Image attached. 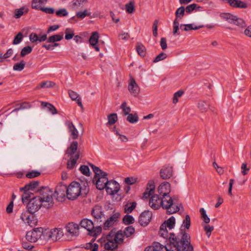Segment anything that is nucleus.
I'll return each instance as SVG.
<instances>
[{"instance_id": "f257e3e1", "label": "nucleus", "mask_w": 251, "mask_h": 251, "mask_svg": "<svg viewBox=\"0 0 251 251\" xmlns=\"http://www.w3.org/2000/svg\"><path fill=\"white\" fill-rule=\"evenodd\" d=\"M171 191V184L164 181L157 187L156 192L152 195L149 201L150 206L153 209H159L161 206L166 210L169 214H172L178 211L181 204L175 197H171L169 195Z\"/></svg>"}, {"instance_id": "f03ea898", "label": "nucleus", "mask_w": 251, "mask_h": 251, "mask_svg": "<svg viewBox=\"0 0 251 251\" xmlns=\"http://www.w3.org/2000/svg\"><path fill=\"white\" fill-rule=\"evenodd\" d=\"M39 193V196L31 199L27 203V210L30 214L34 213L42 206L50 208L54 205L53 191L49 187H43Z\"/></svg>"}, {"instance_id": "7ed1b4c3", "label": "nucleus", "mask_w": 251, "mask_h": 251, "mask_svg": "<svg viewBox=\"0 0 251 251\" xmlns=\"http://www.w3.org/2000/svg\"><path fill=\"white\" fill-rule=\"evenodd\" d=\"M84 188L81 184L77 182H72L68 187L67 191V197L68 199L74 200L80 195H85L89 191L88 187L85 184L83 185Z\"/></svg>"}, {"instance_id": "20e7f679", "label": "nucleus", "mask_w": 251, "mask_h": 251, "mask_svg": "<svg viewBox=\"0 0 251 251\" xmlns=\"http://www.w3.org/2000/svg\"><path fill=\"white\" fill-rule=\"evenodd\" d=\"M178 237L176 236L175 233H170L169 238H168L169 243L166 246H163L158 242H155L152 246L155 251H178L176 249L179 244L178 240H177Z\"/></svg>"}, {"instance_id": "39448f33", "label": "nucleus", "mask_w": 251, "mask_h": 251, "mask_svg": "<svg viewBox=\"0 0 251 251\" xmlns=\"http://www.w3.org/2000/svg\"><path fill=\"white\" fill-rule=\"evenodd\" d=\"M77 142L73 141L66 151V154L70 156V159L67 163V168L69 169L74 168L79 157V151H77Z\"/></svg>"}, {"instance_id": "423d86ee", "label": "nucleus", "mask_w": 251, "mask_h": 251, "mask_svg": "<svg viewBox=\"0 0 251 251\" xmlns=\"http://www.w3.org/2000/svg\"><path fill=\"white\" fill-rule=\"evenodd\" d=\"M63 236L64 232L61 228L43 229V240L46 241L55 242Z\"/></svg>"}, {"instance_id": "0eeeda50", "label": "nucleus", "mask_w": 251, "mask_h": 251, "mask_svg": "<svg viewBox=\"0 0 251 251\" xmlns=\"http://www.w3.org/2000/svg\"><path fill=\"white\" fill-rule=\"evenodd\" d=\"M80 226L86 229L89 234L93 236H97L99 235L102 230L101 225L94 226L93 222L87 219L82 220L80 223Z\"/></svg>"}, {"instance_id": "6e6552de", "label": "nucleus", "mask_w": 251, "mask_h": 251, "mask_svg": "<svg viewBox=\"0 0 251 251\" xmlns=\"http://www.w3.org/2000/svg\"><path fill=\"white\" fill-rule=\"evenodd\" d=\"M175 224L176 219L174 216H171L161 225L159 231V234L164 238H169L170 233H168L167 228L169 230H171L175 227Z\"/></svg>"}, {"instance_id": "1a4fd4ad", "label": "nucleus", "mask_w": 251, "mask_h": 251, "mask_svg": "<svg viewBox=\"0 0 251 251\" xmlns=\"http://www.w3.org/2000/svg\"><path fill=\"white\" fill-rule=\"evenodd\" d=\"M191 225V219L189 215H186L185 219L183 221L182 225H181L180 231L179 233L176 234V236H178V239L177 240H178L179 244L183 243V242H186V240L184 239V236L187 235L189 237V242H190V237L189 235L185 231H184L185 229H188L190 226Z\"/></svg>"}, {"instance_id": "9d476101", "label": "nucleus", "mask_w": 251, "mask_h": 251, "mask_svg": "<svg viewBox=\"0 0 251 251\" xmlns=\"http://www.w3.org/2000/svg\"><path fill=\"white\" fill-rule=\"evenodd\" d=\"M39 239L43 240V228L42 227L28 231L25 235V240L30 243H35Z\"/></svg>"}, {"instance_id": "9b49d317", "label": "nucleus", "mask_w": 251, "mask_h": 251, "mask_svg": "<svg viewBox=\"0 0 251 251\" xmlns=\"http://www.w3.org/2000/svg\"><path fill=\"white\" fill-rule=\"evenodd\" d=\"M67 188L66 185L61 183L58 185L55 192H53L54 200L56 199L59 201H62L67 196Z\"/></svg>"}, {"instance_id": "f8f14e48", "label": "nucleus", "mask_w": 251, "mask_h": 251, "mask_svg": "<svg viewBox=\"0 0 251 251\" xmlns=\"http://www.w3.org/2000/svg\"><path fill=\"white\" fill-rule=\"evenodd\" d=\"M66 234L72 236H77L79 234V227L78 224L70 222L68 223L65 227Z\"/></svg>"}, {"instance_id": "ddd939ff", "label": "nucleus", "mask_w": 251, "mask_h": 251, "mask_svg": "<svg viewBox=\"0 0 251 251\" xmlns=\"http://www.w3.org/2000/svg\"><path fill=\"white\" fill-rule=\"evenodd\" d=\"M92 215L98 223L103 222L105 221V216L100 206L96 205L93 208Z\"/></svg>"}, {"instance_id": "4468645a", "label": "nucleus", "mask_w": 251, "mask_h": 251, "mask_svg": "<svg viewBox=\"0 0 251 251\" xmlns=\"http://www.w3.org/2000/svg\"><path fill=\"white\" fill-rule=\"evenodd\" d=\"M107 193L109 195H114L120 190V186L118 183L113 180L108 181L105 187Z\"/></svg>"}, {"instance_id": "2eb2a0df", "label": "nucleus", "mask_w": 251, "mask_h": 251, "mask_svg": "<svg viewBox=\"0 0 251 251\" xmlns=\"http://www.w3.org/2000/svg\"><path fill=\"white\" fill-rule=\"evenodd\" d=\"M120 217V213L115 212L106 220H105L103 222L104 229L107 230L112 227L115 223H117Z\"/></svg>"}, {"instance_id": "dca6fc26", "label": "nucleus", "mask_w": 251, "mask_h": 251, "mask_svg": "<svg viewBox=\"0 0 251 251\" xmlns=\"http://www.w3.org/2000/svg\"><path fill=\"white\" fill-rule=\"evenodd\" d=\"M117 247L118 245L114 241V238L109 233L106 237L105 243L104 244V247L106 250L105 251H113V250L117 248Z\"/></svg>"}, {"instance_id": "f3484780", "label": "nucleus", "mask_w": 251, "mask_h": 251, "mask_svg": "<svg viewBox=\"0 0 251 251\" xmlns=\"http://www.w3.org/2000/svg\"><path fill=\"white\" fill-rule=\"evenodd\" d=\"M21 219L25 223L28 224L31 227L36 225V219L29 212L23 213L21 215Z\"/></svg>"}, {"instance_id": "a211bd4d", "label": "nucleus", "mask_w": 251, "mask_h": 251, "mask_svg": "<svg viewBox=\"0 0 251 251\" xmlns=\"http://www.w3.org/2000/svg\"><path fill=\"white\" fill-rule=\"evenodd\" d=\"M128 89L130 94L134 96H137L140 92V88L132 77L130 78Z\"/></svg>"}, {"instance_id": "6ab92c4d", "label": "nucleus", "mask_w": 251, "mask_h": 251, "mask_svg": "<svg viewBox=\"0 0 251 251\" xmlns=\"http://www.w3.org/2000/svg\"><path fill=\"white\" fill-rule=\"evenodd\" d=\"M65 125L67 126L72 138L73 139H76L78 137V132L72 122L68 120L66 121L65 122Z\"/></svg>"}, {"instance_id": "aec40b11", "label": "nucleus", "mask_w": 251, "mask_h": 251, "mask_svg": "<svg viewBox=\"0 0 251 251\" xmlns=\"http://www.w3.org/2000/svg\"><path fill=\"white\" fill-rule=\"evenodd\" d=\"M151 217V213L149 211L143 212L140 216L139 222L142 226H147L150 222Z\"/></svg>"}, {"instance_id": "412c9836", "label": "nucleus", "mask_w": 251, "mask_h": 251, "mask_svg": "<svg viewBox=\"0 0 251 251\" xmlns=\"http://www.w3.org/2000/svg\"><path fill=\"white\" fill-rule=\"evenodd\" d=\"M161 177L163 179H167L173 176V169L171 166H164L160 172Z\"/></svg>"}, {"instance_id": "4be33fe9", "label": "nucleus", "mask_w": 251, "mask_h": 251, "mask_svg": "<svg viewBox=\"0 0 251 251\" xmlns=\"http://www.w3.org/2000/svg\"><path fill=\"white\" fill-rule=\"evenodd\" d=\"M93 180L96 181V187L99 190H103L106 186L108 182L107 176H104L97 178H94Z\"/></svg>"}, {"instance_id": "5701e85b", "label": "nucleus", "mask_w": 251, "mask_h": 251, "mask_svg": "<svg viewBox=\"0 0 251 251\" xmlns=\"http://www.w3.org/2000/svg\"><path fill=\"white\" fill-rule=\"evenodd\" d=\"M99 38V34L98 32L95 31L92 32L89 39L90 44L97 51H99L100 50V48L97 46Z\"/></svg>"}, {"instance_id": "b1692460", "label": "nucleus", "mask_w": 251, "mask_h": 251, "mask_svg": "<svg viewBox=\"0 0 251 251\" xmlns=\"http://www.w3.org/2000/svg\"><path fill=\"white\" fill-rule=\"evenodd\" d=\"M155 185L152 180L150 181L147 184L146 189L143 194V197L145 199L149 198L154 193Z\"/></svg>"}, {"instance_id": "393cba45", "label": "nucleus", "mask_w": 251, "mask_h": 251, "mask_svg": "<svg viewBox=\"0 0 251 251\" xmlns=\"http://www.w3.org/2000/svg\"><path fill=\"white\" fill-rule=\"evenodd\" d=\"M110 233L112 235V237L114 238V241L116 242L117 245L122 243L123 242L124 237H126L122 230L118 231L117 232L111 231Z\"/></svg>"}, {"instance_id": "a878e982", "label": "nucleus", "mask_w": 251, "mask_h": 251, "mask_svg": "<svg viewBox=\"0 0 251 251\" xmlns=\"http://www.w3.org/2000/svg\"><path fill=\"white\" fill-rule=\"evenodd\" d=\"M204 27V25H195L193 24H181L180 25V28L181 30L189 31L191 30H197Z\"/></svg>"}, {"instance_id": "bb28decb", "label": "nucleus", "mask_w": 251, "mask_h": 251, "mask_svg": "<svg viewBox=\"0 0 251 251\" xmlns=\"http://www.w3.org/2000/svg\"><path fill=\"white\" fill-rule=\"evenodd\" d=\"M29 8L26 6H23L20 8L16 9L14 12V17L18 19L23 15L27 14Z\"/></svg>"}, {"instance_id": "cd10ccee", "label": "nucleus", "mask_w": 251, "mask_h": 251, "mask_svg": "<svg viewBox=\"0 0 251 251\" xmlns=\"http://www.w3.org/2000/svg\"><path fill=\"white\" fill-rule=\"evenodd\" d=\"M39 182L38 181H33L25 185L24 187L20 188V191H33L38 188Z\"/></svg>"}, {"instance_id": "c85d7f7f", "label": "nucleus", "mask_w": 251, "mask_h": 251, "mask_svg": "<svg viewBox=\"0 0 251 251\" xmlns=\"http://www.w3.org/2000/svg\"><path fill=\"white\" fill-rule=\"evenodd\" d=\"M55 83L51 81H44L39 83L35 87V90L40 89L41 88H51L55 85Z\"/></svg>"}, {"instance_id": "c756f323", "label": "nucleus", "mask_w": 251, "mask_h": 251, "mask_svg": "<svg viewBox=\"0 0 251 251\" xmlns=\"http://www.w3.org/2000/svg\"><path fill=\"white\" fill-rule=\"evenodd\" d=\"M68 92L70 98L73 100H75L77 104L81 107H82L83 105L81 101V99L79 97L78 94L72 90H69Z\"/></svg>"}, {"instance_id": "7c9ffc66", "label": "nucleus", "mask_w": 251, "mask_h": 251, "mask_svg": "<svg viewBox=\"0 0 251 251\" xmlns=\"http://www.w3.org/2000/svg\"><path fill=\"white\" fill-rule=\"evenodd\" d=\"M91 167L95 174L94 178H97L104 176H107V174L100 169L98 167L91 164Z\"/></svg>"}, {"instance_id": "2f4dec72", "label": "nucleus", "mask_w": 251, "mask_h": 251, "mask_svg": "<svg viewBox=\"0 0 251 251\" xmlns=\"http://www.w3.org/2000/svg\"><path fill=\"white\" fill-rule=\"evenodd\" d=\"M221 17L229 23L233 24L236 16L230 13H224L221 14Z\"/></svg>"}, {"instance_id": "473e14b6", "label": "nucleus", "mask_w": 251, "mask_h": 251, "mask_svg": "<svg viewBox=\"0 0 251 251\" xmlns=\"http://www.w3.org/2000/svg\"><path fill=\"white\" fill-rule=\"evenodd\" d=\"M47 0H33L31 3V7L33 9L40 10L42 8L41 5L45 3Z\"/></svg>"}, {"instance_id": "72a5a7b5", "label": "nucleus", "mask_w": 251, "mask_h": 251, "mask_svg": "<svg viewBox=\"0 0 251 251\" xmlns=\"http://www.w3.org/2000/svg\"><path fill=\"white\" fill-rule=\"evenodd\" d=\"M198 107L201 112H205L209 107V104L206 101H200L198 103Z\"/></svg>"}, {"instance_id": "f704fd0d", "label": "nucleus", "mask_w": 251, "mask_h": 251, "mask_svg": "<svg viewBox=\"0 0 251 251\" xmlns=\"http://www.w3.org/2000/svg\"><path fill=\"white\" fill-rule=\"evenodd\" d=\"M41 105L44 107H47L49 111L52 114H55L57 113V110L55 107L51 104L47 102H41Z\"/></svg>"}, {"instance_id": "c9c22d12", "label": "nucleus", "mask_w": 251, "mask_h": 251, "mask_svg": "<svg viewBox=\"0 0 251 251\" xmlns=\"http://www.w3.org/2000/svg\"><path fill=\"white\" fill-rule=\"evenodd\" d=\"M200 212L201 213V218L203 222L207 224L210 222V218L207 216L206 211L203 208H201L200 209Z\"/></svg>"}, {"instance_id": "e433bc0d", "label": "nucleus", "mask_w": 251, "mask_h": 251, "mask_svg": "<svg viewBox=\"0 0 251 251\" xmlns=\"http://www.w3.org/2000/svg\"><path fill=\"white\" fill-rule=\"evenodd\" d=\"M63 34H56L50 36L48 39V43H54L60 41L63 39Z\"/></svg>"}, {"instance_id": "4c0bfd02", "label": "nucleus", "mask_w": 251, "mask_h": 251, "mask_svg": "<svg viewBox=\"0 0 251 251\" xmlns=\"http://www.w3.org/2000/svg\"><path fill=\"white\" fill-rule=\"evenodd\" d=\"M233 24L241 28H244L247 25L246 22L243 19L238 18L236 16Z\"/></svg>"}, {"instance_id": "58836bf2", "label": "nucleus", "mask_w": 251, "mask_h": 251, "mask_svg": "<svg viewBox=\"0 0 251 251\" xmlns=\"http://www.w3.org/2000/svg\"><path fill=\"white\" fill-rule=\"evenodd\" d=\"M24 193L22 195V201L23 203L27 202L29 200L32 199L33 194L29 191H22Z\"/></svg>"}, {"instance_id": "ea45409f", "label": "nucleus", "mask_w": 251, "mask_h": 251, "mask_svg": "<svg viewBox=\"0 0 251 251\" xmlns=\"http://www.w3.org/2000/svg\"><path fill=\"white\" fill-rule=\"evenodd\" d=\"M179 24L178 20L175 19L173 22V34L174 35H179L180 32L179 31Z\"/></svg>"}, {"instance_id": "a19ab883", "label": "nucleus", "mask_w": 251, "mask_h": 251, "mask_svg": "<svg viewBox=\"0 0 251 251\" xmlns=\"http://www.w3.org/2000/svg\"><path fill=\"white\" fill-rule=\"evenodd\" d=\"M185 11V9L183 6L178 8L176 12V18L175 19H176V20H178V19H181L184 15Z\"/></svg>"}, {"instance_id": "79ce46f5", "label": "nucleus", "mask_w": 251, "mask_h": 251, "mask_svg": "<svg viewBox=\"0 0 251 251\" xmlns=\"http://www.w3.org/2000/svg\"><path fill=\"white\" fill-rule=\"evenodd\" d=\"M135 229L132 226H128L123 231V232L126 237H128L132 235Z\"/></svg>"}, {"instance_id": "37998d69", "label": "nucleus", "mask_w": 251, "mask_h": 251, "mask_svg": "<svg viewBox=\"0 0 251 251\" xmlns=\"http://www.w3.org/2000/svg\"><path fill=\"white\" fill-rule=\"evenodd\" d=\"M136 50L139 55H140L141 56L144 57L145 56L146 48L142 44H139L136 46Z\"/></svg>"}, {"instance_id": "c03bdc74", "label": "nucleus", "mask_w": 251, "mask_h": 251, "mask_svg": "<svg viewBox=\"0 0 251 251\" xmlns=\"http://www.w3.org/2000/svg\"><path fill=\"white\" fill-rule=\"evenodd\" d=\"M65 39L68 40L71 39L74 36V30L71 28H67L65 30Z\"/></svg>"}, {"instance_id": "a18cd8bd", "label": "nucleus", "mask_w": 251, "mask_h": 251, "mask_svg": "<svg viewBox=\"0 0 251 251\" xmlns=\"http://www.w3.org/2000/svg\"><path fill=\"white\" fill-rule=\"evenodd\" d=\"M125 8L126 11L129 13H132L134 10V2L133 1H130V2L126 3L125 5Z\"/></svg>"}, {"instance_id": "49530a36", "label": "nucleus", "mask_w": 251, "mask_h": 251, "mask_svg": "<svg viewBox=\"0 0 251 251\" xmlns=\"http://www.w3.org/2000/svg\"><path fill=\"white\" fill-rule=\"evenodd\" d=\"M127 121L130 123H135L138 122V117L137 114H128L127 117Z\"/></svg>"}, {"instance_id": "de8ad7c7", "label": "nucleus", "mask_w": 251, "mask_h": 251, "mask_svg": "<svg viewBox=\"0 0 251 251\" xmlns=\"http://www.w3.org/2000/svg\"><path fill=\"white\" fill-rule=\"evenodd\" d=\"M90 15L91 12H88L87 9H85L83 11H79L76 14V16L80 19H84L87 16L91 17Z\"/></svg>"}, {"instance_id": "09e8293b", "label": "nucleus", "mask_w": 251, "mask_h": 251, "mask_svg": "<svg viewBox=\"0 0 251 251\" xmlns=\"http://www.w3.org/2000/svg\"><path fill=\"white\" fill-rule=\"evenodd\" d=\"M117 115L115 113L111 114L108 116V124L109 125L114 124L117 121Z\"/></svg>"}, {"instance_id": "8fccbe9b", "label": "nucleus", "mask_w": 251, "mask_h": 251, "mask_svg": "<svg viewBox=\"0 0 251 251\" xmlns=\"http://www.w3.org/2000/svg\"><path fill=\"white\" fill-rule=\"evenodd\" d=\"M121 108L122 109L125 115L130 114L131 108L130 107L127 106L126 101H124L121 105Z\"/></svg>"}, {"instance_id": "3c124183", "label": "nucleus", "mask_w": 251, "mask_h": 251, "mask_svg": "<svg viewBox=\"0 0 251 251\" xmlns=\"http://www.w3.org/2000/svg\"><path fill=\"white\" fill-rule=\"evenodd\" d=\"M25 65V62L22 60L20 63L15 64L13 66V69L15 71H21L24 69Z\"/></svg>"}, {"instance_id": "603ef678", "label": "nucleus", "mask_w": 251, "mask_h": 251, "mask_svg": "<svg viewBox=\"0 0 251 251\" xmlns=\"http://www.w3.org/2000/svg\"><path fill=\"white\" fill-rule=\"evenodd\" d=\"M99 246L96 243H87L85 245V249L90 250V251H98Z\"/></svg>"}, {"instance_id": "864d4df0", "label": "nucleus", "mask_w": 251, "mask_h": 251, "mask_svg": "<svg viewBox=\"0 0 251 251\" xmlns=\"http://www.w3.org/2000/svg\"><path fill=\"white\" fill-rule=\"evenodd\" d=\"M123 221L126 225L132 224L134 222V219L131 215H126L123 219Z\"/></svg>"}, {"instance_id": "5fc2aeb1", "label": "nucleus", "mask_w": 251, "mask_h": 251, "mask_svg": "<svg viewBox=\"0 0 251 251\" xmlns=\"http://www.w3.org/2000/svg\"><path fill=\"white\" fill-rule=\"evenodd\" d=\"M183 93L184 92L183 91L179 90L174 94L173 98V102L174 104H176L178 102V99L182 96Z\"/></svg>"}, {"instance_id": "6e6d98bb", "label": "nucleus", "mask_w": 251, "mask_h": 251, "mask_svg": "<svg viewBox=\"0 0 251 251\" xmlns=\"http://www.w3.org/2000/svg\"><path fill=\"white\" fill-rule=\"evenodd\" d=\"M41 173L37 171H32L28 172L26 174V177L28 178H32L35 177H37L40 176Z\"/></svg>"}, {"instance_id": "4d7b16f0", "label": "nucleus", "mask_w": 251, "mask_h": 251, "mask_svg": "<svg viewBox=\"0 0 251 251\" xmlns=\"http://www.w3.org/2000/svg\"><path fill=\"white\" fill-rule=\"evenodd\" d=\"M203 226L204 231L206 232V234L209 238L210 236L211 232L214 230V226L206 224L203 225Z\"/></svg>"}, {"instance_id": "13d9d810", "label": "nucleus", "mask_w": 251, "mask_h": 251, "mask_svg": "<svg viewBox=\"0 0 251 251\" xmlns=\"http://www.w3.org/2000/svg\"><path fill=\"white\" fill-rule=\"evenodd\" d=\"M23 39V33L21 32H19L17 35L15 37L13 41V44L17 45L19 44Z\"/></svg>"}, {"instance_id": "bf43d9fd", "label": "nucleus", "mask_w": 251, "mask_h": 251, "mask_svg": "<svg viewBox=\"0 0 251 251\" xmlns=\"http://www.w3.org/2000/svg\"><path fill=\"white\" fill-rule=\"evenodd\" d=\"M136 206V203L133 202L129 205L126 204L125 207V212L127 213H131Z\"/></svg>"}, {"instance_id": "052dcab7", "label": "nucleus", "mask_w": 251, "mask_h": 251, "mask_svg": "<svg viewBox=\"0 0 251 251\" xmlns=\"http://www.w3.org/2000/svg\"><path fill=\"white\" fill-rule=\"evenodd\" d=\"M32 51V48L30 46L24 47L21 50V56H25V55L30 53Z\"/></svg>"}, {"instance_id": "680f3d73", "label": "nucleus", "mask_w": 251, "mask_h": 251, "mask_svg": "<svg viewBox=\"0 0 251 251\" xmlns=\"http://www.w3.org/2000/svg\"><path fill=\"white\" fill-rule=\"evenodd\" d=\"M79 170L83 175L86 176H89L90 170L89 167L87 166H81L79 168Z\"/></svg>"}, {"instance_id": "e2e57ef3", "label": "nucleus", "mask_w": 251, "mask_h": 251, "mask_svg": "<svg viewBox=\"0 0 251 251\" xmlns=\"http://www.w3.org/2000/svg\"><path fill=\"white\" fill-rule=\"evenodd\" d=\"M167 55L165 53L161 52L158 54L153 60V63H156L160 61L163 60L167 57Z\"/></svg>"}, {"instance_id": "0e129e2a", "label": "nucleus", "mask_w": 251, "mask_h": 251, "mask_svg": "<svg viewBox=\"0 0 251 251\" xmlns=\"http://www.w3.org/2000/svg\"><path fill=\"white\" fill-rule=\"evenodd\" d=\"M22 247L24 249L26 250H31L34 248V246L31 245L30 243L27 242L26 241H23Z\"/></svg>"}, {"instance_id": "69168bd1", "label": "nucleus", "mask_w": 251, "mask_h": 251, "mask_svg": "<svg viewBox=\"0 0 251 251\" xmlns=\"http://www.w3.org/2000/svg\"><path fill=\"white\" fill-rule=\"evenodd\" d=\"M158 23V20H155L154 21V22L153 23V25H152L153 35L155 37H156L158 35V33H157Z\"/></svg>"}, {"instance_id": "338daca9", "label": "nucleus", "mask_w": 251, "mask_h": 251, "mask_svg": "<svg viewBox=\"0 0 251 251\" xmlns=\"http://www.w3.org/2000/svg\"><path fill=\"white\" fill-rule=\"evenodd\" d=\"M68 14V12L65 8L59 9L56 12V15L58 17L66 16Z\"/></svg>"}, {"instance_id": "774afa93", "label": "nucleus", "mask_w": 251, "mask_h": 251, "mask_svg": "<svg viewBox=\"0 0 251 251\" xmlns=\"http://www.w3.org/2000/svg\"><path fill=\"white\" fill-rule=\"evenodd\" d=\"M244 34L245 36L251 38V25L247 26L245 29Z\"/></svg>"}]
</instances>
